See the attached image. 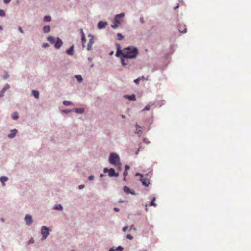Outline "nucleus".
Returning <instances> with one entry per match:
<instances>
[{
	"mask_svg": "<svg viewBox=\"0 0 251 251\" xmlns=\"http://www.w3.org/2000/svg\"><path fill=\"white\" fill-rule=\"evenodd\" d=\"M50 30V27L49 25L44 26L43 28V31L44 33H48Z\"/></svg>",
	"mask_w": 251,
	"mask_h": 251,
	"instance_id": "obj_21",
	"label": "nucleus"
},
{
	"mask_svg": "<svg viewBox=\"0 0 251 251\" xmlns=\"http://www.w3.org/2000/svg\"><path fill=\"white\" fill-rule=\"evenodd\" d=\"M131 189L127 186H125L123 187V191H124V192H125L126 194H129L130 193V191Z\"/></svg>",
	"mask_w": 251,
	"mask_h": 251,
	"instance_id": "obj_28",
	"label": "nucleus"
},
{
	"mask_svg": "<svg viewBox=\"0 0 251 251\" xmlns=\"http://www.w3.org/2000/svg\"><path fill=\"white\" fill-rule=\"evenodd\" d=\"M118 202H119V203H124V202H125V201H123V200H121V199H120V200H119Z\"/></svg>",
	"mask_w": 251,
	"mask_h": 251,
	"instance_id": "obj_60",
	"label": "nucleus"
},
{
	"mask_svg": "<svg viewBox=\"0 0 251 251\" xmlns=\"http://www.w3.org/2000/svg\"><path fill=\"white\" fill-rule=\"evenodd\" d=\"M124 97L127 99L131 101H134L136 100V96L134 94H132L131 95H125Z\"/></svg>",
	"mask_w": 251,
	"mask_h": 251,
	"instance_id": "obj_13",
	"label": "nucleus"
},
{
	"mask_svg": "<svg viewBox=\"0 0 251 251\" xmlns=\"http://www.w3.org/2000/svg\"><path fill=\"white\" fill-rule=\"evenodd\" d=\"M108 161L109 163L118 168H120L122 163L119 155L115 152H111L109 156Z\"/></svg>",
	"mask_w": 251,
	"mask_h": 251,
	"instance_id": "obj_2",
	"label": "nucleus"
},
{
	"mask_svg": "<svg viewBox=\"0 0 251 251\" xmlns=\"http://www.w3.org/2000/svg\"><path fill=\"white\" fill-rule=\"evenodd\" d=\"M108 251H116L115 248L112 247L109 249Z\"/></svg>",
	"mask_w": 251,
	"mask_h": 251,
	"instance_id": "obj_54",
	"label": "nucleus"
},
{
	"mask_svg": "<svg viewBox=\"0 0 251 251\" xmlns=\"http://www.w3.org/2000/svg\"><path fill=\"white\" fill-rule=\"evenodd\" d=\"M144 176V175H143V174H141V173H138V172L136 173V174H135V176H140V177H142V176Z\"/></svg>",
	"mask_w": 251,
	"mask_h": 251,
	"instance_id": "obj_50",
	"label": "nucleus"
},
{
	"mask_svg": "<svg viewBox=\"0 0 251 251\" xmlns=\"http://www.w3.org/2000/svg\"><path fill=\"white\" fill-rule=\"evenodd\" d=\"M143 141L144 143H145L147 144H149L150 143V142L146 138H143Z\"/></svg>",
	"mask_w": 251,
	"mask_h": 251,
	"instance_id": "obj_37",
	"label": "nucleus"
},
{
	"mask_svg": "<svg viewBox=\"0 0 251 251\" xmlns=\"http://www.w3.org/2000/svg\"><path fill=\"white\" fill-rule=\"evenodd\" d=\"M72 111V110H69V109H65L62 110V112L65 113H68Z\"/></svg>",
	"mask_w": 251,
	"mask_h": 251,
	"instance_id": "obj_48",
	"label": "nucleus"
},
{
	"mask_svg": "<svg viewBox=\"0 0 251 251\" xmlns=\"http://www.w3.org/2000/svg\"><path fill=\"white\" fill-rule=\"evenodd\" d=\"M134 126L136 128L135 134H137L138 136V137H141L143 133V130L142 129H143L144 128V127L140 126L138 124H136L134 125Z\"/></svg>",
	"mask_w": 251,
	"mask_h": 251,
	"instance_id": "obj_7",
	"label": "nucleus"
},
{
	"mask_svg": "<svg viewBox=\"0 0 251 251\" xmlns=\"http://www.w3.org/2000/svg\"><path fill=\"white\" fill-rule=\"evenodd\" d=\"M11 0H3V2L5 4H7L9 3L11 1Z\"/></svg>",
	"mask_w": 251,
	"mask_h": 251,
	"instance_id": "obj_55",
	"label": "nucleus"
},
{
	"mask_svg": "<svg viewBox=\"0 0 251 251\" xmlns=\"http://www.w3.org/2000/svg\"><path fill=\"white\" fill-rule=\"evenodd\" d=\"M130 168V167L128 165L126 164L125 166V170L124 171H127Z\"/></svg>",
	"mask_w": 251,
	"mask_h": 251,
	"instance_id": "obj_46",
	"label": "nucleus"
},
{
	"mask_svg": "<svg viewBox=\"0 0 251 251\" xmlns=\"http://www.w3.org/2000/svg\"><path fill=\"white\" fill-rule=\"evenodd\" d=\"M178 30L180 32L182 33H185L187 32V28L185 26L184 27V30H181V25H179L178 26Z\"/></svg>",
	"mask_w": 251,
	"mask_h": 251,
	"instance_id": "obj_29",
	"label": "nucleus"
},
{
	"mask_svg": "<svg viewBox=\"0 0 251 251\" xmlns=\"http://www.w3.org/2000/svg\"><path fill=\"white\" fill-rule=\"evenodd\" d=\"M62 44H63V42H62V40L58 37L56 38L55 43L54 44V47L56 49H58L62 46Z\"/></svg>",
	"mask_w": 251,
	"mask_h": 251,
	"instance_id": "obj_12",
	"label": "nucleus"
},
{
	"mask_svg": "<svg viewBox=\"0 0 251 251\" xmlns=\"http://www.w3.org/2000/svg\"><path fill=\"white\" fill-rule=\"evenodd\" d=\"M18 30L20 32V33H21L22 34L24 33V31H23L22 28L21 27H18Z\"/></svg>",
	"mask_w": 251,
	"mask_h": 251,
	"instance_id": "obj_56",
	"label": "nucleus"
},
{
	"mask_svg": "<svg viewBox=\"0 0 251 251\" xmlns=\"http://www.w3.org/2000/svg\"><path fill=\"white\" fill-rule=\"evenodd\" d=\"M80 34L81 35V37H82V36H85V33H84L82 29H80Z\"/></svg>",
	"mask_w": 251,
	"mask_h": 251,
	"instance_id": "obj_57",
	"label": "nucleus"
},
{
	"mask_svg": "<svg viewBox=\"0 0 251 251\" xmlns=\"http://www.w3.org/2000/svg\"><path fill=\"white\" fill-rule=\"evenodd\" d=\"M74 45H71L68 49L66 50V53L70 56H72L74 54Z\"/></svg>",
	"mask_w": 251,
	"mask_h": 251,
	"instance_id": "obj_15",
	"label": "nucleus"
},
{
	"mask_svg": "<svg viewBox=\"0 0 251 251\" xmlns=\"http://www.w3.org/2000/svg\"><path fill=\"white\" fill-rule=\"evenodd\" d=\"M104 173H108V176L110 177H117L119 176V173L115 172V170L113 168H108L105 167L103 169Z\"/></svg>",
	"mask_w": 251,
	"mask_h": 251,
	"instance_id": "obj_3",
	"label": "nucleus"
},
{
	"mask_svg": "<svg viewBox=\"0 0 251 251\" xmlns=\"http://www.w3.org/2000/svg\"><path fill=\"white\" fill-rule=\"evenodd\" d=\"M11 118L13 120H17L19 118L18 113L17 112H13L11 115Z\"/></svg>",
	"mask_w": 251,
	"mask_h": 251,
	"instance_id": "obj_26",
	"label": "nucleus"
},
{
	"mask_svg": "<svg viewBox=\"0 0 251 251\" xmlns=\"http://www.w3.org/2000/svg\"><path fill=\"white\" fill-rule=\"evenodd\" d=\"M156 198L155 197H152L151 199V201L150 202V205L151 206H153L154 207H156L157 204L154 202V201H155Z\"/></svg>",
	"mask_w": 251,
	"mask_h": 251,
	"instance_id": "obj_23",
	"label": "nucleus"
},
{
	"mask_svg": "<svg viewBox=\"0 0 251 251\" xmlns=\"http://www.w3.org/2000/svg\"><path fill=\"white\" fill-rule=\"evenodd\" d=\"M32 95L36 99L39 97V92L36 90H33L32 91Z\"/></svg>",
	"mask_w": 251,
	"mask_h": 251,
	"instance_id": "obj_20",
	"label": "nucleus"
},
{
	"mask_svg": "<svg viewBox=\"0 0 251 251\" xmlns=\"http://www.w3.org/2000/svg\"><path fill=\"white\" fill-rule=\"evenodd\" d=\"M75 77L77 81L79 83L82 82L83 81V78L80 75H75Z\"/></svg>",
	"mask_w": 251,
	"mask_h": 251,
	"instance_id": "obj_24",
	"label": "nucleus"
},
{
	"mask_svg": "<svg viewBox=\"0 0 251 251\" xmlns=\"http://www.w3.org/2000/svg\"><path fill=\"white\" fill-rule=\"evenodd\" d=\"M128 228V226H125L122 229V231L123 232H126Z\"/></svg>",
	"mask_w": 251,
	"mask_h": 251,
	"instance_id": "obj_42",
	"label": "nucleus"
},
{
	"mask_svg": "<svg viewBox=\"0 0 251 251\" xmlns=\"http://www.w3.org/2000/svg\"><path fill=\"white\" fill-rule=\"evenodd\" d=\"M140 147H141L140 146V147L138 149V150L135 151V154L136 155H138V154Z\"/></svg>",
	"mask_w": 251,
	"mask_h": 251,
	"instance_id": "obj_59",
	"label": "nucleus"
},
{
	"mask_svg": "<svg viewBox=\"0 0 251 251\" xmlns=\"http://www.w3.org/2000/svg\"><path fill=\"white\" fill-rule=\"evenodd\" d=\"M81 41L83 44H84L86 42V39L85 38V36H82V37H81Z\"/></svg>",
	"mask_w": 251,
	"mask_h": 251,
	"instance_id": "obj_40",
	"label": "nucleus"
},
{
	"mask_svg": "<svg viewBox=\"0 0 251 251\" xmlns=\"http://www.w3.org/2000/svg\"><path fill=\"white\" fill-rule=\"evenodd\" d=\"M117 48V51L116 52L115 56L117 57H121L124 52V48L121 50V45L119 43L116 44Z\"/></svg>",
	"mask_w": 251,
	"mask_h": 251,
	"instance_id": "obj_6",
	"label": "nucleus"
},
{
	"mask_svg": "<svg viewBox=\"0 0 251 251\" xmlns=\"http://www.w3.org/2000/svg\"><path fill=\"white\" fill-rule=\"evenodd\" d=\"M113 210L114 211L116 212H118L120 211V209L119 208H117V207H114L113 208Z\"/></svg>",
	"mask_w": 251,
	"mask_h": 251,
	"instance_id": "obj_58",
	"label": "nucleus"
},
{
	"mask_svg": "<svg viewBox=\"0 0 251 251\" xmlns=\"http://www.w3.org/2000/svg\"><path fill=\"white\" fill-rule=\"evenodd\" d=\"M8 180V178L7 176H1L0 177V181L1 182L2 186H5V182Z\"/></svg>",
	"mask_w": 251,
	"mask_h": 251,
	"instance_id": "obj_17",
	"label": "nucleus"
},
{
	"mask_svg": "<svg viewBox=\"0 0 251 251\" xmlns=\"http://www.w3.org/2000/svg\"><path fill=\"white\" fill-rule=\"evenodd\" d=\"M34 242V239L33 238L31 237L29 240L27 242V244L29 245L31 244H33Z\"/></svg>",
	"mask_w": 251,
	"mask_h": 251,
	"instance_id": "obj_36",
	"label": "nucleus"
},
{
	"mask_svg": "<svg viewBox=\"0 0 251 251\" xmlns=\"http://www.w3.org/2000/svg\"><path fill=\"white\" fill-rule=\"evenodd\" d=\"M63 104L65 106H70L73 105V103L71 101L65 100L63 102Z\"/></svg>",
	"mask_w": 251,
	"mask_h": 251,
	"instance_id": "obj_30",
	"label": "nucleus"
},
{
	"mask_svg": "<svg viewBox=\"0 0 251 251\" xmlns=\"http://www.w3.org/2000/svg\"><path fill=\"white\" fill-rule=\"evenodd\" d=\"M85 187V185L84 184H81L78 186L79 189H82Z\"/></svg>",
	"mask_w": 251,
	"mask_h": 251,
	"instance_id": "obj_52",
	"label": "nucleus"
},
{
	"mask_svg": "<svg viewBox=\"0 0 251 251\" xmlns=\"http://www.w3.org/2000/svg\"><path fill=\"white\" fill-rule=\"evenodd\" d=\"M27 225L29 226L33 223L32 217L31 215L27 214L24 218Z\"/></svg>",
	"mask_w": 251,
	"mask_h": 251,
	"instance_id": "obj_9",
	"label": "nucleus"
},
{
	"mask_svg": "<svg viewBox=\"0 0 251 251\" xmlns=\"http://www.w3.org/2000/svg\"><path fill=\"white\" fill-rule=\"evenodd\" d=\"M104 174H100V178H102V177H104Z\"/></svg>",
	"mask_w": 251,
	"mask_h": 251,
	"instance_id": "obj_63",
	"label": "nucleus"
},
{
	"mask_svg": "<svg viewBox=\"0 0 251 251\" xmlns=\"http://www.w3.org/2000/svg\"><path fill=\"white\" fill-rule=\"evenodd\" d=\"M72 111L77 114H83L85 110L83 108H74L72 110Z\"/></svg>",
	"mask_w": 251,
	"mask_h": 251,
	"instance_id": "obj_16",
	"label": "nucleus"
},
{
	"mask_svg": "<svg viewBox=\"0 0 251 251\" xmlns=\"http://www.w3.org/2000/svg\"><path fill=\"white\" fill-rule=\"evenodd\" d=\"M139 78H140V80H143L145 79V77L144 76L140 77H139Z\"/></svg>",
	"mask_w": 251,
	"mask_h": 251,
	"instance_id": "obj_64",
	"label": "nucleus"
},
{
	"mask_svg": "<svg viewBox=\"0 0 251 251\" xmlns=\"http://www.w3.org/2000/svg\"><path fill=\"white\" fill-rule=\"evenodd\" d=\"M50 229L49 227L46 226H42L41 229V233L42 235V240H44L47 238L49 235Z\"/></svg>",
	"mask_w": 251,
	"mask_h": 251,
	"instance_id": "obj_4",
	"label": "nucleus"
},
{
	"mask_svg": "<svg viewBox=\"0 0 251 251\" xmlns=\"http://www.w3.org/2000/svg\"><path fill=\"white\" fill-rule=\"evenodd\" d=\"M139 20H140V22L142 23V24H143L145 22V21H144V18L143 17H140V19H139Z\"/></svg>",
	"mask_w": 251,
	"mask_h": 251,
	"instance_id": "obj_51",
	"label": "nucleus"
},
{
	"mask_svg": "<svg viewBox=\"0 0 251 251\" xmlns=\"http://www.w3.org/2000/svg\"><path fill=\"white\" fill-rule=\"evenodd\" d=\"M49 46V44L47 43H44L43 44H42V47L43 48H47Z\"/></svg>",
	"mask_w": 251,
	"mask_h": 251,
	"instance_id": "obj_47",
	"label": "nucleus"
},
{
	"mask_svg": "<svg viewBox=\"0 0 251 251\" xmlns=\"http://www.w3.org/2000/svg\"><path fill=\"white\" fill-rule=\"evenodd\" d=\"M9 88L10 85L8 84H6L4 85L2 89L0 91V98L3 97L6 91H7Z\"/></svg>",
	"mask_w": 251,
	"mask_h": 251,
	"instance_id": "obj_11",
	"label": "nucleus"
},
{
	"mask_svg": "<svg viewBox=\"0 0 251 251\" xmlns=\"http://www.w3.org/2000/svg\"><path fill=\"white\" fill-rule=\"evenodd\" d=\"M63 209V206L61 204H56L55 205L54 207V209L59 210V211H62Z\"/></svg>",
	"mask_w": 251,
	"mask_h": 251,
	"instance_id": "obj_25",
	"label": "nucleus"
},
{
	"mask_svg": "<svg viewBox=\"0 0 251 251\" xmlns=\"http://www.w3.org/2000/svg\"><path fill=\"white\" fill-rule=\"evenodd\" d=\"M94 179V176L93 175H90L89 177H88V180L89 181H92V180H93Z\"/></svg>",
	"mask_w": 251,
	"mask_h": 251,
	"instance_id": "obj_43",
	"label": "nucleus"
},
{
	"mask_svg": "<svg viewBox=\"0 0 251 251\" xmlns=\"http://www.w3.org/2000/svg\"><path fill=\"white\" fill-rule=\"evenodd\" d=\"M140 181L142 183V185L145 187H148L150 184L149 179L146 177H145L144 176L141 177Z\"/></svg>",
	"mask_w": 251,
	"mask_h": 251,
	"instance_id": "obj_8",
	"label": "nucleus"
},
{
	"mask_svg": "<svg viewBox=\"0 0 251 251\" xmlns=\"http://www.w3.org/2000/svg\"><path fill=\"white\" fill-rule=\"evenodd\" d=\"M132 229L134 230H136V228L134 227V226L133 225H130L129 231H130V230H131Z\"/></svg>",
	"mask_w": 251,
	"mask_h": 251,
	"instance_id": "obj_44",
	"label": "nucleus"
},
{
	"mask_svg": "<svg viewBox=\"0 0 251 251\" xmlns=\"http://www.w3.org/2000/svg\"><path fill=\"white\" fill-rule=\"evenodd\" d=\"M179 4H178L177 6H176V7H174V10L177 9L179 7Z\"/></svg>",
	"mask_w": 251,
	"mask_h": 251,
	"instance_id": "obj_62",
	"label": "nucleus"
},
{
	"mask_svg": "<svg viewBox=\"0 0 251 251\" xmlns=\"http://www.w3.org/2000/svg\"><path fill=\"white\" fill-rule=\"evenodd\" d=\"M119 58H120L121 64L123 67L125 68H129L131 66V64L128 60L129 59L124 57V56H122Z\"/></svg>",
	"mask_w": 251,
	"mask_h": 251,
	"instance_id": "obj_5",
	"label": "nucleus"
},
{
	"mask_svg": "<svg viewBox=\"0 0 251 251\" xmlns=\"http://www.w3.org/2000/svg\"><path fill=\"white\" fill-rule=\"evenodd\" d=\"M114 23H116L117 24L120 23V20L119 19V18L116 17V16H115V18L114 20Z\"/></svg>",
	"mask_w": 251,
	"mask_h": 251,
	"instance_id": "obj_33",
	"label": "nucleus"
},
{
	"mask_svg": "<svg viewBox=\"0 0 251 251\" xmlns=\"http://www.w3.org/2000/svg\"><path fill=\"white\" fill-rule=\"evenodd\" d=\"M108 25V23L106 21H100L98 23V28L99 29H102L105 28Z\"/></svg>",
	"mask_w": 251,
	"mask_h": 251,
	"instance_id": "obj_10",
	"label": "nucleus"
},
{
	"mask_svg": "<svg viewBox=\"0 0 251 251\" xmlns=\"http://www.w3.org/2000/svg\"><path fill=\"white\" fill-rule=\"evenodd\" d=\"M154 104V103L150 102V104L146 105L144 108L142 110L143 111H148L150 109L151 107Z\"/></svg>",
	"mask_w": 251,
	"mask_h": 251,
	"instance_id": "obj_22",
	"label": "nucleus"
},
{
	"mask_svg": "<svg viewBox=\"0 0 251 251\" xmlns=\"http://www.w3.org/2000/svg\"><path fill=\"white\" fill-rule=\"evenodd\" d=\"M129 194H131L132 195H135L136 194L135 191L132 190H130Z\"/></svg>",
	"mask_w": 251,
	"mask_h": 251,
	"instance_id": "obj_53",
	"label": "nucleus"
},
{
	"mask_svg": "<svg viewBox=\"0 0 251 251\" xmlns=\"http://www.w3.org/2000/svg\"><path fill=\"white\" fill-rule=\"evenodd\" d=\"M116 17H118L119 18H123L125 16V13L124 12L121 13L119 14H117L115 15Z\"/></svg>",
	"mask_w": 251,
	"mask_h": 251,
	"instance_id": "obj_35",
	"label": "nucleus"
},
{
	"mask_svg": "<svg viewBox=\"0 0 251 251\" xmlns=\"http://www.w3.org/2000/svg\"><path fill=\"white\" fill-rule=\"evenodd\" d=\"M9 75L7 72H6L4 74V75L3 76V78L4 79H6L9 77Z\"/></svg>",
	"mask_w": 251,
	"mask_h": 251,
	"instance_id": "obj_38",
	"label": "nucleus"
},
{
	"mask_svg": "<svg viewBox=\"0 0 251 251\" xmlns=\"http://www.w3.org/2000/svg\"><path fill=\"white\" fill-rule=\"evenodd\" d=\"M88 36L91 37V38H94V36L91 34H89Z\"/></svg>",
	"mask_w": 251,
	"mask_h": 251,
	"instance_id": "obj_61",
	"label": "nucleus"
},
{
	"mask_svg": "<svg viewBox=\"0 0 251 251\" xmlns=\"http://www.w3.org/2000/svg\"><path fill=\"white\" fill-rule=\"evenodd\" d=\"M43 20L44 22H50L51 21V17L49 15L45 16L44 17Z\"/></svg>",
	"mask_w": 251,
	"mask_h": 251,
	"instance_id": "obj_27",
	"label": "nucleus"
},
{
	"mask_svg": "<svg viewBox=\"0 0 251 251\" xmlns=\"http://www.w3.org/2000/svg\"><path fill=\"white\" fill-rule=\"evenodd\" d=\"M111 27L114 29H116L118 27V24L114 23V24L111 25Z\"/></svg>",
	"mask_w": 251,
	"mask_h": 251,
	"instance_id": "obj_41",
	"label": "nucleus"
},
{
	"mask_svg": "<svg viewBox=\"0 0 251 251\" xmlns=\"http://www.w3.org/2000/svg\"><path fill=\"white\" fill-rule=\"evenodd\" d=\"M6 15L5 12L3 9H0V17H4Z\"/></svg>",
	"mask_w": 251,
	"mask_h": 251,
	"instance_id": "obj_32",
	"label": "nucleus"
},
{
	"mask_svg": "<svg viewBox=\"0 0 251 251\" xmlns=\"http://www.w3.org/2000/svg\"><path fill=\"white\" fill-rule=\"evenodd\" d=\"M117 37H118L117 39H118V40H122V39H123V38H124L123 35L121 33H118L117 34Z\"/></svg>",
	"mask_w": 251,
	"mask_h": 251,
	"instance_id": "obj_31",
	"label": "nucleus"
},
{
	"mask_svg": "<svg viewBox=\"0 0 251 251\" xmlns=\"http://www.w3.org/2000/svg\"><path fill=\"white\" fill-rule=\"evenodd\" d=\"M123 176H124V177H126V176H127L128 175V172L127 171H124V172H123Z\"/></svg>",
	"mask_w": 251,
	"mask_h": 251,
	"instance_id": "obj_49",
	"label": "nucleus"
},
{
	"mask_svg": "<svg viewBox=\"0 0 251 251\" xmlns=\"http://www.w3.org/2000/svg\"><path fill=\"white\" fill-rule=\"evenodd\" d=\"M10 133L9 134H8L7 136L9 139H13L16 136L18 132V130L16 129H14L11 130L10 131Z\"/></svg>",
	"mask_w": 251,
	"mask_h": 251,
	"instance_id": "obj_14",
	"label": "nucleus"
},
{
	"mask_svg": "<svg viewBox=\"0 0 251 251\" xmlns=\"http://www.w3.org/2000/svg\"><path fill=\"white\" fill-rule=\"evenodd\" d=\"M56 40V38L52 36H50L47 38V40L52 44H54L55 43Z\"/></svg>",
	"mask_w": 251,
	"mask_h": 251,
	"instance_id": "obj_19",
	"label": "nucleus"
},
{
	"mask_svg": "<svg viewBox=\"0 0 251 251\" xmlns=\"http://www.w3.org/2000/svg\"><path fill=\"white\" fill-rule=\"evenodd\" d=\"M126 238L129 240H132L133 237L131 234H127L126 235Z\"/></svg>",
	"mask_w": 251,
	"mask_h": 251,
	"instance_id": "obj_45",
	"label": "nucleus"
},
{
	"mask_svg": "<svg viewBox=\"0 0 251 251\" xmlns=\"http://www.w3.org/2000/svg\"><path fill=\"white\" fill-rule=\"evenodd\" d=\"M94 38H90L89 39L88 45H87V50L89 51L91 49L92 46L93 44L94 43Z\"/></svg>",
	"mask_w": 251,
	"mask_h": 251,
	"instance_id": "obj_18",
	"label": "nucleus"
},
{
	"mask_svg": "<svg viewBox=\"0 0 251 251\" xmlns=\"http://www.w3.org/2000/svg\"><path fill=\"white\" fill-rule=\"evenodd\" d=\"M140 81V78H138L135 79L134 80V82L136 84L138 85Z\"/></svg>",
	"mask_w": 251,
	"mask_h": 251,
	"instance_id": "obj_39",
	"label": "nucleus"
},
{
	"mask_svg": "<svg viewBox=\"0 0 251 251\" xmlns=\"http://www.w3.org/2000/svg\"><path fill=\"white\" fill-rule=\"evenodd\" d=\"M139 53L138 49L133 46L124 48V52L122 56L127 59H135Z\"/></svg>",
	"mask_w": 251,
	"mask_h": 251,
	"instance_id": "obj_1",
	"label": "nucleus"
},
{
	"mask_svg": "<svg viewBox=\"0 0 251 251\" xmlns=\"http://www.w3.org/2000/svg\"><path fill=\"white\" fill-rule=\"evenodd\" d=\"M124 250V248L121 246L115 248V250L117 251H122Z\"/></svg>",
	"mask_w": 251,
	"mask_h": 251,
	"instance_id": "obj_34",
	"label": "nucleus"
}]
</instances>
